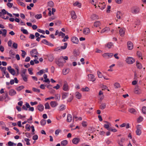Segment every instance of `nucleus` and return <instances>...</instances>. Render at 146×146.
Here are the masks:
<instances>
[{"instance_id":"49","label":"nucleus","mask_w":146,"mask_h":146,"mask_svg":"<svg viewBox=\"0 0 146 146\" xmlns=\"http://www.w3.org/2000/svg\"><path fill=\"white\" fill-rule=\"evenodd\" d=\"M65 106L64 105H61L59 108V110L60 111H62L65 110Z\"/></svg>"},{"instance_id":"15","label":"nucleus","mask_w":146,"mask_h":146,"mask_svg":"<svg viewBox=\"0 0 146 146\" xmlns=\"http://www.w3.org/2000/svg\"><path fill=\"white\" fill-rule=\"evenodd\" d=\"M123 15V14L120 11H118L117 13L116 17L118 19H121V17Z\"/></svg>"},{"instance_id":"24","label":"nucleus","mask_w":146,"mask_h":146,"mask_svg":"<svg viewBox=\"0 0 146 146\" xmlns=\"http://www.w3.org/2000/svg\"><path fill=\"white\" fill-rule=\"evenodd\" d=\"M1 30L3 31V32L2 31L0 30V34H2L3 36H5L7 34V30L5 29H3Z\"/></svg>"},{"instance_id":"62","label":"nucleus","mask_w":146,"mask_h":146,"mask_svg":"<svg viewBox=\"0 0 146 146\" xmlns=\"http://www.w3.org/2000/svg\"><path fill=\"white\" fill-rule=\"evenodd\" d=\"M37 31L39 33H42L43 34H45V31L43 30L40 29H37Z\"/></svg>"},{"instance_id":"39","label":"nucleus","mask_w":146,"mask_h":146,"mask_svg":"<svg viewBox=\"0 0 146 146\" xmlns=\"http://www.w3.org/2000/svg\"><path fill=\"white\" fill-rule=\"evenodd\" d=\"M111 125L110 124H105L104 125V128L107 129L108 130H109L111 127H110V126Z\"/></svg>"},{"instance_id":"58","label":"nucleus","mask_w":146,"mask_h":146,"mask_svg":"<svg viewBox=\"0 0 146 146\" xmlns=\"http://www.w3.org/2000/svg\"><path fill=\"white\" fill-rule=\"evenodd\" d=\"M18 4L23 7H25V4L23 2L20 1H19L18 2Z\"/></svg>"},{"instance_id":"31","label":"nucleus","mask_w":146,"mask_h":146,"mask_svg":"<svg viewBox=\"0 0 146 146\" xmlns=\"http://www.w3.org/2000/svg\"><path fill=\"white\" fill-rule=\"evenodd\" d=\"M74 6H77L79 8H81V4L78 1H76L74 3Z\"/></svg>"},{"instance_id":"44","label":"nucleus","mask_w":146,"mask_h":146,"mask_svg":"<svg viewBox=\"0 0 146 146\" xmlns=\"http://www.w3.org/2000/svg\"><path fill=\"white\" fill-rule=\"evenodd\" d=\"M0 126L3 129H4L5 128V125L4 122L3 121H0Z\"/></svg>"},{"instance_id":"32","label":"nucleus","mask_w":146,"mask_h":146,"mask_svg":"<svg viewBox=\"0 0 146 146\" xmlns=\"http://www.w3.org/2000/svg\"><path fill=\"white\" fill-rule=\"evenodd\" d=\"M106 104L105 103H103L101 104L100 106L101 109L103 110L106 108Z\"/></svg>"},{"instance_id":"57","label":"nucleus","mask_w":146,"mask_h":146,"mask_svg":"<svg viewBox=\"0 0 146 146\" xmlns=\"http://www.w3.org/2000/svg\"><path fill=\"white\" fill-rule=\"evenodd\" d=\"M25 128L28 131H29L30 130V126L29 125L27 124L25 126Z\"/></svg>"},{"instance_id":"4","label":"nucleus","mask_w":146,"mask_h":146,"mask_svg":"<svg viewBox=\"0 0 146 146\" xmlns=\"http://www.w3.org/2000/svg\"><path fill=\"white\" fill-rule=\"evenodd\" d=\"M113 55V53H106L103 54L102 55V56L105 58H108L111 57Z\"/></svg>"},{"instance_id":"28","label":"nucleus","mask_w":146,"mask_h":146,"mask_svg":"<svg viewBox=\"0 0 146 146\" xmlns=\"http://www.w3.org/2000/svg\"><path fill=\"white\" fill-rule=\"evenodd\" d=\"M30 53L31 56H32V54L34 55H37L38 52L36 49H34L30 52Z\"/></svg>"},{"instance_id":"8","label":"nucleus","mask_w":146,"mask_h":146,"mask_svg":"<svg viewBox=\"0 0 146 146\" xmlns=\"http://www.w3.org/2000/svg\"><path fill=\"white\" fill-rule=\"evenodd\" d=\"M63 89L64 90L68 91L69 90L68 86L66 82H64L63 84Z\"/></svg>"},{"instance_id":"5","label":"nucleus","mask_w":146,"mask_h":146,"mask_svg":"<svg viewBox=\"0 0 146 146\" xmlns=\"http://www.w3.org/2000/svg\"><path fill=\"white\" fill-rule=\"evenodd\" d=\"M137 130L136 131V133L137 135H139L141 134V127L140 125H137Z\"/></svg>"},{"instance_id":"18","label":"nucleus","mask_w":146,"mask_h":146,"mask_svg":"<svg viewBox=\"0 0 146 146\" xmlns=\"http://www.w3.org/2000/svg\"><path fill=\"white\" fill-rule=\"evenodd\" d=\"M80 139L78 138H75L72 140V142L75 144H77L79 142Z\"/></svg>"},{"instance_id":"40","label":"nucleus","mask_w":146,"mask_h":146,"mask_svg":"<svg viewBox=\"0 0 146 146\" xmlns=\"http://www.w3.org/2000/svg\"><path fill=\"white\" fill-rule=\"evenodd\" d=\"M21 31L24 34H26L27 35L28 34V32L27 31V30L26 29H23V27H22L21 28Z\"/></svg>"},{"instance_id":"3","label":"nucleus","mask_w":146,"mask_h":146,"mask_svg":"<svg viewBox=\"0 0 146 146\" xmlns=\"http://www.w3.org/2000/svg\"><path fill=\"white\" fill-rule=\"evenodd\" d=\"M141 89L137 85L136 86L134 90V92L135 94H139L141 93Z\"/></svg>"},{"instance_id":"36","label":"nucleus","mask_w":146,"mask_h":146,"mask_svg":"<svg viewBox=\"0 0 146 146\" xmlns=\"http://www.w3.org/2000/svg\"><path fill=\"white\" fill-rule=\"evenodd\" d=\"M61 145H62L65 146L68 144V141L66 140H64L61 141Z\"/></svg>"},{"instance_id":"61","label":"nucleus","mask_w":146,"mask_h":146,"mask_svg":"<svg viewBox=\"0 0 146 146\" xmlns=\"http://www.w3.org/2000/svg\"><path fill=\"white\" fill-rule=\"evenodd\" d=\"M33 90L34 92H36L39 93L40 92V90L39 89L34 88H33Z\"/></svg>"},{"instance_id":"51","label":"nucleus","mask_w":146,"mask_h":146,"mask_svg":"<svg viewBox=\"0 0 146 146\" xmlns=\"http://www.w3.org/2000/svg\"><path fill=\"white\" fill-rule=\"evenodd\" d=\"M142 111L143 113L146 114V107H143L142 109Z\"/></svg>"},{"instance_id":"6","label":"nucleus","mask_w":146,"mask_h":146,"mask_svg":"<svg viewBox=\"0 0 146 146\" xmlns=\"http://www.w3.org/2000/svg\"><path fill=\"white\" fill-rule=\"evenodd\" d=\"M88 80L89 81H92L94 82L96 80V79L94 78V76L92 74H89L88 75Z\"/></svg>"},{"instance_id":"56","label":"nucleus","mask_w":146,"mask_h":146,"mask_svg":"<svg viewBox=\"0 0 146 146\" xmlns=\"http://www.w3.org/2000/svg\"><path fill=\"white\" fill-rule=\"evenodd\" d=\"M61 130L60 129H58L56 130L55 132V134L56 135H58L59 133L61 131Z\"/></svg>"},{"instance_id":"21","label":"nucleus","mask_w":146,"mask_h":146,"mask_svg":"<svg viewBox=\"0 0 146 146\" xmlns=\"http://www.w3.org/2000/svg\"><path fill=\"white\" fill-rule=\"evenodd\" d=\"M75 97L78 99H80L81 98L82 95L78 92H76L75 93Z\"/></svg>"},{"instance_id":"17","label":"nucleus","mask_w":146,"mask_h":146,"mask_svg":"<svg viewBox=\"0 0 146 146\" xmlns=\"http://www.w3.org/2000/svg\"><path fill=\"white\" fill-rule=\"evenodd\" d=\"M9 94L11 96L15 95L16 94V92L13 89H11L9 92Z\"/></svg>"},{"instance_id":"7","label":"nucleus","mask_w":146,"mask_h":146,"mask_svg":"<svg viewBox=\"0 0 146 146\" xmlns=\"http://www.w3.org/2000/svg\"><path fill=\"white\" fill-rule=\"evenodd\" d=\"M41 42L46 44L50 46H54L53 44L49 42H48L47 40L45 39L41 41Z\"/></svg>"},{"instance_id":"30","label":"nucleus","mask_w":146,"mask_h":146,"mask_svg":"<svg viewBox=\"0 0 146 146\" xmlns=\"http://www.w3.org/2000/svg\"><path fill=\"white\" fill-rule=\"evenodd\" d=\"M101 25V23L99 21H97L95 22L94 23V26L96 27L99 26Z\"/></svg>"},{"instance_id":"19","label":"nucleus","mask_w":146,"mask_h":146,"mask_svg":"<svg viewBox=\"0 0 146 146\" xmlns=\"http://www.w3.org/2000/svg\"><path fill=\"white\" fill-rule=\"evenodd\" d=\"M125 31V30L124 28L121 29L119 31L120 35L121 36H123L124 35Z\"/></svg>"},{"instance_id":"48","label":"nucleus","mask_w":146,"mask_h":146,"mask_svg":"<svg viewBox=\"0 0 146 146\" xmlns=\"http://www.w3.org/2000/svg\"><path fill=\"white\" fill-rule=\"evenodd\" d=\"M137 54L139 57H141V59H142L143 58L142 57V54L141 52L140 51H138L137 52Z\"/></svg>"},{"instance_id":"14","label":"nucleus","mask_w":146,"mask_h":146,"mask_svg":"<svg viewBox=\"0 0 146 146\" xmlns=\"http://www.w3.org/2000/svg\"><path fill=\"white\" fill-rule=\"evenodd\" d=\"M125 140V138L124 137L121 138L120 141H119L118 142V144L120 146H123V143Z\"/></svg>"},{"instance_id":"11","label":"nucleus","mask_w":146,"mask_h":146,"mask_svg":"<svg viewBox=\"0 0 146 146\" xmlns=\"http://www.w3.org/2000/svg\"><path fill=\"white\" fill-rule=\"evenodd\" d=\"M83 33L85 35H88L90 32V31L89 28H86L83 29Z\"/></svg>"},{"instance_id":"50","label":"nucleus","mask_w":146,"mask_h":146,"mask_svg":"<svg viewBox=\"0 0 146 146\" xmlns=\"http://www.w3.org/2000/svg\"><path fill=\"white\" fill-rule=\"evenodd\" d=\"M35 17L36 19H38L42 18V15L41 14H37L35 16Z\"/></svg>"},{"instance_id":"22","label":"nucleus","mask_w":146,"mask_h":146,"mask_svg":"<svg viewBox=\"0 0 146 146\" xmlns=\"http://www.w3.org/2000/svg\"><path fill=\"white\" fill-rule=\"evenodd\" d=\"M21 76H22V79L25 82H27V81L28 79V75H21Z\"/></svg>"},{"instance_id":"54","label":"nucleus","mask_w":146,"mask_h":146,"mask_svg":"<svg viewBox=\"0 0 146 146\" xmlns=\"http://www.w3.org/2000/svg\"><path fill=\"white\" fill-rule=\"evenodd\" d=\"M45 109H50V107L49 105V104L47 102L45 104Z\"/></svg>"},{"instance_id":"35","label":"nucleus","mask_w":146,"mask_h":146,"mask_svg":"<svg viewBox=\"0 0 146 146\" xmlns=\"http://www.w3.org/2000/svg\"><path fill=\"white\" fill-rule=\"evenodd\" d=\"M64 46H61L60 47V49H61V50H62L65 49L67 47L68 44L66 42H65L64 43Z\"/></svg>"},{"instance_id":"27","label":"nucleus","mask_w":146,"mask_h":146,"mask_svg":"<svg viewBox=\"0 0 146 146\" xmlns=\"http://www.w3.org/2000/svg\"><path fill=\"white\" fill-rule=\"evenodd\" d=\"M62 60H60V58L58 59V60L56 62V64L59 66H62L63 65V64L62 62H61Z\"/></svg>"},{"instance_id":"20","label":"nucleus","mask_w":146,"mask_h":146,"mask_svg":"<svg viewBox=\"0 0 146 146\" xmlns=\"http://www.w3.org/2000/svg\"><path fill=\"white\" fill-rule=\"evenodd\" d=\"M51 106L52 108H54L58 105L56 101H52L50 103Z\"/></svg>"},{"instance_id":"2","label":"nucleus","mask_w":146,"mask_h":146,"mask_svg":"<svg viewBox=\"0 0 146 146\" xmlns=\"http://www.w3.org/2000/svg\"><path fill=\"white\" fill-rule=\"evenodd\" d=\"M125 61L126 63L129 64H132L135 61V59L131 57H127Z\"/></svg>"},{"instance_id":"38","label":"nucleus","mask_w":146,"mask_h":146,"mask_svg":"<svg viewBox=\"0 0 146 146\" xmlns=\"http://www.w3.org/2000/svg\"><path fill=\"white\" fill-rule=\"evenodd\" d=\"M69 69H66L63 70V73L64 75H66L69 72Z\"/></svg>"},{"instance_id":"23","label":"nucleus","mask_w":146,"mask_h":146,"mask_svg":"<svg viewBox=\"0 0 146 146\" xmlns=\"http://www.w3.org/2000/svg\"><path fill=\"white\" fill-rule=\"evenodd\" d=\"M71 18L73 19H75L77 18L76 15L74 11H72L71 13Z\"/></svg>"},{"instance_id":"45","label":"nucleus","mask_w":146,"mask_h":146,"mask_svg":"<svg viewBox=\"0 0 146 146\" xmlns=\"http://www.w3.org/2000/svg\"><path fill=\"white\" fill-rule=\"evenodd\" d=\"M46 120L44 119L41 120L40 121V123L42 125H44L46 123Z\"/></svg>"},{"instance_id":"55","label":"nucleus","mask_w":146,"mask_h":146,"mask_svg":"<svg viewBox=\"0 0 146 146\" xmlns=\"http://www.w3.org/2000/svg\"><path fill=\"white\" fill-rule=\"evenodd\" d=\"M21 51L22 52L21 54L23 58H24L25 57V56L26 54V53L23 50H21Z\"/></svg>"},{"instance_id":"29","label":"nucleus","mask_w":146,"mask_h":146,"mask_svg":"<svg viewBox=\"0 0 146 146\" xmlns=\"http://www.w3.org/2000/svg\"><path fill=\"white\" fill-rule=\"evenodd\" d=\"M68 97L69 98L68 99L67 101L68 102H71V101L73 98V96L72 95H71V94H70L69 95Z\"/></svg>"},{"instance_id":"25","label":"nucleus","mask_w":146,"mask_h":146,"mask_svg":"<svg viewBox=\"0 0 146 146\" xmlns=\"http://www.w3.org/2000/svg\"><path fill=\"white\" fill-rule=\"evenodd\" d=\"M37 108L40 111H42L43 110L44 107L42 105L40 104L37 106Z\"/></svg>"},{"instance_id":"41","label":"nucleus","mask_w":146,"mask_h":146,"mask_svg":"<svg viewBox=\"0 0 146 146\" xmlns=\"http://www.w3.org/2000/svg\"><path fill=\"white\" fill-rule=\"evenodd\" d=\"M24 88V87L23 86H21L18 87L16 88V89L18 91H19L21 90L22 89H23Z\"/></svg>"},{"instance_id":"9","label":"nucleus","mask_w":146,"mask_h":146,"mask_svg":"<svg viewBox=\"0 0 146 146\" xmlns=\"http://www.w3.org/2000/svg\"><path fill=\"white\" fill-rule=\"evenodd\" d=\"M127 48L128 49L131 50L133 48V43L130 41H128L127 43Z\"/></svg>"},{"instance_id":"37","label":"nucleus","mask_w":146,"mask_h":146,"mask_svg":"<svg viewBox=\"0 0 146 146\" xmlns=\"http://www.w3.org/2000/svg\"><path fill=\"white\" fill-rule=\"evenodd\" d=\"M113 46V43L111 42H109L106 45L107 47H108L109 48H110Z\"/></svg>"},{"instance_id":"13","label":"nucleus","mask_w":146,"mask_h":146,"mask_svg":"<svg viewBox=\"0 0 146 146\" xmlns=\"http://www.w3.org/2000/svg\"><path fill=\"white\" fill-rule=\"evenodd\" d=\"M98 7L100 8V9H101L103 10L106 7V4L104 2H103L102 3H100V4L98 6Z\"/></svg>"},{"instance_id":"43","label":"nucleus","mask_w":146,"mask_h":146,"mask_svg":"<svg viewBox=\"0 0 146 146\" xmlns=\"http://www.w3.org/2000/svg\"><path fill=\"white\" fill-rule=\"evenodd\" d=\"M136 66L137 68L139 69H141L142 68V66L140 63L137 62Z\"/></svg>"},{"instance_id":"47","label":"nucleus","mask_w":146,"mask_h":146,"mask_svg":"<svg viewBox=\"0 0 146 146\" xmlns=\"http://www.w3.org/2000/svg\"><path fill=\"white\" fill-rule=\"evenodd\" d=\"M97 73L98 76L99 78H102L104 76H103L102 73L101 72L99 71H98Z\"/></svg>"},{"instance_id":"42","label":"nucleus","mask_w":146,"mask_h":146,"mask_svg":"<svg viewBox=\"0 0 146 146\" xmlns=\"http://www.w3.org/2000/svg\"><path fill=\"white\" fill-rule=\"evenodd\" d=\"M48 58L50 62H52L53 61L54 58L53 56L51 55L49 56L48 57Z\"/></svg>"},{"instance_id":"33","label":"nucleus","mask_w":146,"mask_h":146,"mask_svg":"<svg viewBox=\"0 0 146 146\" xmlns=\"http://www.w3.org/2000/svg\"><path fill=\"white\" fill-rule=\"evenodd\" d=\"M91 18L92 20H94L96 19H98V16L96 14H93L91 15Z\"/></svg>"},{"instance_id":"59","label":"nucleus","mask_w":146,"mask_h":146,"mask_svg":"<svg viewBox=\"0 0 146 146\" xmlns=\"http://www.w3.org/2000/svg\"><path fill=\"white\" fill-rule=\"evenodd\" d=\"M82 90L84 92H85V91L88 92L89 91V89L88 87H86L85 88H82Z\"/></svg>"},{"instance_id":"52","label":"nucleus","mask_w":146,"mask_h":146,"mask_svg":"<svg viewBox=\"0 0 146 146\" xmlns=\"http://www.w3.org/2000/svg\"><path fill=\"white\" fill-rule=\"evenodd\" d=\"M25 141L26 142V144L27 145H29L30 144V143H29V141H30V139L28 138H25Z\"/></svg>"},{"instance_id":"10","label":"nucleus","mask_w":146,"mask_h":146,"mask_svg":"<svg viewBox=\"0 0 146 146\" xmlns=\"http://www.w3.org/2000/svg\"><path fill=\"white\" fill-rule=\"evenodd\" d=\"M128 111L131 113L134 114H136L137 113L136 110L133 108L129 109Z\"/></svg>"},{"instance_id":"64","label":"nucleus","mask_w":146,"mask_h":146,"mask_svg":"<svg viewBox=\"0 0 146 146\" xmlns=\"http://www.w3.org/2000/svg\"><path fill=\"white\" fill-rule=\"evenodd\" d=\"M143 119V118L141 116H140L137 119V121L140 122Z\"/></svg>"},{"instance_id":"53","label":"nucleus","mask_w":146,"mask_h":146,"mask_svg":"<svg viewBox=\"0 0 146 146\" xmlns=\"http://www.w3.org/2000/svg\"><path fill=\"white\" fill-rule=\"evenodd\" d=\"M69 38L68 36V35L65 36L64 38L62 40V41L63 42H66L67 40Z\"/></svg>"},{"instance_id":"26","label":"nucleus","mask_w":146,"mask_h":146,"mask_svg":"<svg viewBox=\"0 0 146 146\" xmlns=\"http://www.w3.org/2000/svg\"><path fill=\"white\" fill-rule=\"evenodd\" d=\"M72 119V117L71 115L70 114H68L67 115V121L68 122H71Z\"/></svg>"},{"instance_id":"1","label":"nucleus","mask_w":146,"mask_h":146,"mask_svg":"<svg viewBox=\"0 0 146 146\" xmlns=\"http://www.w3.org/2000/svg\"><path fill=\"white\" fill-rule=\"evenodd\" d=\"M131 11L134 14H137L139 12L140 9L137 7H134L131 8Z\"/></svg>"},{"instance_id":"63","label":"nucleus","mask_w":146,"mask_h":146,"mask_svg":"<svg viewBox=\"0 0 146 146\" xmlns=\"http://www.w3.org/2000/svg\"><path fill=\"white\" fill-rule=\"evenodd\" d=\"M1 12L2 13V15H3L6 14H7V13H8L5 9H2L1 10Z\"/></svg>"},{"instance_id":"16","label":"nucleus","mask_w":146,"mask_h":146,"mask_svg":"<svg viewBox=\"0 0 146 146\" xmlns=\"http://www.w3.org/2000/svg\"><path fill=\"white\" fill-rule=\"evenodd\" d=\"M70 94H69L68 93L64 92L62 94V99L64 100L67 97H68L69 95Z\"/></svg>"},{"instance_id":"34","label":"nucleus","mask_w":146,"mask_h":146,"mask_svg":"<svg viewBox=\"0 0 146 146\" xmlns=\"http://www.w3.org/2000/svg\"><path fill=\"white\" fill-rule=\"evenodd\" d=\"M48 5L50 7H53L54 5L53 2L52 1H50L48 3Z\"/></svg>"},{"instance_id":"60","label":"nucleus","mask_w":146,"mask_h":146,"mask_svg":"<svg viewBox=\"0 0 146 146\" xmlns=\"http://www.w3.org/2000/svg\"><path fill=\"white\" fill-rule=\"evenodd\" d=\"M60 60H62L63 59L64 60H68V57L67 56H65L64 57L63 56H61L60 57Z\"/></svg>"},{"instance_id":"12","label":"nucleus","mask_w":146,"mask_h":146,"mask_svg":"<svg viewBox=\"0 0 146 146\" xmlns=\"http://www.w3.org/2000/svg\"><path fill=\"white\" fill-rule=\"evenodd\" d=\"M72 41L74 43L78 44V40L76 37H72L71 38Z\"/></svg>"},{"instance_id":"46","label":"nucleus","mask_w":146,"mask_h":146,"mask_svg":"<svg viewBox=\"0 0 146 146\" xmlns=\"http://www.w3.org/2000/svg\"><path fill=\"white\" fill-rule=\"evenodd\" d=\"M9 72L13 75H14L16 73L15 72L13 69H11V70H10Z\"/></svg>"}]
</instances>
